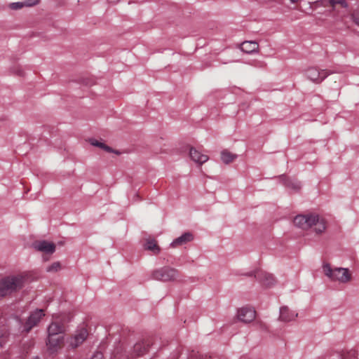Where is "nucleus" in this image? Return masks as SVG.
<instances>
[{"label": "nucleus", "instance_id": "obj_8", "mask_svg": "<svg viewBox=\"0 0 359 359\" xmlns=\"http://www.w3.org/2000/svg\"><path fill=\"white\" fill-rule=\"evenodd\" d=\"M306 75L311 81L320 83L329 75V73L325 69L319 70L316 67H310L306 69Z\"/></svg>", "mask_w": 359, "mask_h": 359}, {"label": "nucleus", "instance_id": "obj_19", "mask_svg": "<svg viewBox=\"0 0 359 359\" xmlns=\"http://www.w3.org/2000/svg\"><path fill=\"white\" fill-rule=\"evenodd\" d=\"M149 344L144 341L138 342L133 347V354L135 356H140L146 353L148 350Z\"/></svg>", "mask_w": 359, "mask_h": 359}, {"label": "nucleus", "instance_id": "obj_28", "mask_svg": "<svg viewBox=\"0 0 359 359\" xmlns=\"http://www.w3.org/2000/svg\"><path fill=\"white\" fill-rule=\"evenodd\" d=\"M66 266L65 265H63L61 262H53L50 266L49 267L48 269H51V270H53V269H58L60 268H65Z\"/></svg>", "mask_w": 359, "mask_h": 359}, {"label": "nucleus", "instance_id": "obj_26", "mask_svg": "<svg viewBox=\"0 0 359 359\" xmlns=\"http://www.w3.org/2000/svg\"><path fill=\"white\" fill-rule=\"evenodd\" d=\"M330 3L332 6L340 5L341 7H346L347 4L345 0H330Z\"/></svg>", "mask_w": 359, "mask_h": 359}, {"label": "nucleus", "instance_id": "obj_15", "mask_svg": "<svg viewBox=\"0 0 359 359\" xmlns=\"http://www.w3.org/2000/svg\"><path fill=\"white\" fill-rule=\"evenodd\" d=\"M297 316V313L294 311H290L287 306H282L280 309V320L284 322H289L294 320Z\"/></svg>", "mask_w": 359, "mask_h": 359}, {"label": "nucleus", "instance_id": "obj_16", "mask_svg": "<svg viewBox=\"0 0 359 359\" xmlns=\"http://www.w3.org/2000/svg\"><path fill=\"white\" fill-rule=\"evenodd\" d=\"M193 235L189 233V232H187V233H183L182 236H180V237L175 238L170 244V245L172 247V248H175V247H177V246H180V245H182L191 241L193 240Z\"/></svg>", "mask_w": 359, "mask_h": 359}, {"label": "nucleus", "instance_id": "obj_13", "mask_svg": "<svg viewBox=\"0 0 359 359\" xmlns=\"http://www.w3.org/2000/svg\"><path fill=\"white\" fill-rule=\"evenodd\" d=\"M189 156L193 161L200 165L208 161L209 159L207 155L201 154L200 151L194 147H191L189 149Z\"/></svg>", "mask_w": 359, "mask_h": 359}, {"label": "nucleus", "instance_id": "obj_2", "mask_svg": "<svg viewBox=\"0 0 359 359\" xmlns=\"http://www.w3.org/2000/svg\"><path fill=\"white\" fill-rule=\"evenodd\" d=\"M318 221V215H299L294 217V224L302 229H309L313 226Z\"/></svg>", "mask_w": 359, "mask_h": 359}, {"label": "nucleus", "instance_id": "obj_29", "mask_svg": "<svg viewBox=\"0 0 359 359\" xmlns=\"http://www.w3.org/2000/svg\"><path fill=\"white\" fill-rule=\"evenodd\" d=\"M91 359H102V355L100 353H97Z\"/></svg>", "mask_w": 359, "mask_h": 359}, {"label": "nucleus", "instance_id": "obj_22", "mask_svg": "<svg viewBox=\"0 0 359 359\" xmlns=\"http://www.w3.org/2000/svg\"><path fill=\"white\" fill-rule=\"evenodd\" d=\"M38 3H39L38 0H36V1H34L33 3L29 2V1H25L24 2H14V3H11L8 5V7H9V8H11L12 10H20V9H22L25 6H27V7L32 6L37 4Z\"/></svg>", "mask_w": 359, "mask_h": 359}, {"label": "nucleus", "instance_id": "obj_9", "mask_svg": "<svg viewBox=\"0 0 359 359\" xmlns=\"http://www.w3.org/2000/svg\"><path fill=\"white\" fill-rule=\"evenodd\" d=\"M88 335V330L86 328H81L75 332V334L68 339L67 343L69 346L75 348L83 344Z\"/></svg>", "mask_w": 359, "mask_h": 359}, {"label": "nucleus", "instance_id": "obj_27", "mask_svg": "<svg viewBox=\"0 0 359 359\" xmlns=\"http://www.w3.org/2000/svg\"><path fill=\"white\" fill-rule=\"evenodd\" d=\"M351 18L354 23L359 27V9L357 11H355L352 15Z\"/></svg>", "mask_w": 359, "mask_h": 359}, {"label": "nucleus", "instance_id": "obj_25", "mask_svg": "<svg viewBox=\"0 0 359 359\" xmlns=\"http://www.w3.org/2000/svg\"><path fill=\"white\" fill-rule=\"evenodd\" d=\"M315 231L317 233H320L323 232L326 228L325 224L323 219H320L318 217V221L313 225Z\"/></svg>", "mask_w": 359, "mask_h": 359}, {"label": "nucleus", "instance_id": "obj_7", "mask_svg": "<svg viewBox=\"0 0 359 359\" xmlns=\"http://www.w3.org/2000/svg\"><path fill=\"white\" fill-rule=\"evenodd\" d=\"M33 248L46 255H52L55 252L56 246L53 242L46 240L36 241L32 243Z\"/></svg>", "mask_w": 359, "mask_h": 359}, {"label": "nucleus", "instance_id": "obj_12", "mask_svg": "<svg viewBox=\"0 0 359 359\" xmlns=\"http://www.w3.org/2000/svg\"><path fill=\"white\" fill-rule=\"evenodd\" d=\"M152 276L154 279L161 281L175 280L177 276V271H154Z\"/></svg>", "mask_w": 359, "mask_h": 359}, {"label": "nucleus", "instance_id": "obj_4", "mask_svg": "<svg viewBox=\"0 0 359 359\" xmlns=\"http://www.w3.org/2000/svg\"><path fill=\"white\" fill-rule=\"evenodd\" d=\"M248 276H253L261 285L265 287L273 285L276 281L273 275L268 271H252Z\"/></svg>", "mask_w": 359, "mask_h": 359}, {"label": "nucleus", "instance_id": "obj_24", "mask_svg": "<svg viewBox=\"0 0 359 359\" xmlns=\"http://www.w3.org/2000/svg\"><path fill=\"white\" fill-rule=\"evenodd\" d=\"M341 356V359H355L357 357V352L354 349H351L343 352Z\"/></svg>", "mask_w": 359, "mask_h": 359}, {"label": "nucleus", "instance_id": "obj_18", "mask_svg": "<svg viewBox=\"0 0 359 359\" xmlns=\"http://www.w3.org/2000/svg\"><path fill=\"white\" fill-rule=\"evenodd\" d=\"M144 248L154 255H158L161 252V248L158 245L156 241L151 238L146 239Z\"/></svg>", "mask_w": 359, "mask_h": 359}, {"label": "nucleus", "instance_id": "obj_30", "mask_svg": "<svg viewBox=\"0 0 359 359\" xmlns=\"http://www.w3.org/2000/svg\"><path fill=\"white\" fill-rule=\"evenodd\" d=\"M323 269H331L330 264L327 262H324L323 264Z\"/></svg>", "mask_w": 359, "mask_h": 359}, {"label": "nucleus", "instance_id": "obj_23", "mask_svg": "<svg viewBox=\"0 0 359 359\" xmlns=\"http://www.w3.org/2000/svg\"><path fill=\"white\" fill-rule=\"evenodd\" d=\"M236 158V154H232L226 149H224L221 152V159L225 164H229L233 162Z\"/></svg>", "mask_w": 359, "mask_h": 359}, {"label": "nucleus", "instance_id": "obj_5", "mask_svg": "<svg viewBox=\"0 0 359 359\" xmlns=\"http://www.w3.org/2000/svg\"><path fill=\"white\" fill-rule=\"evenodd\" d=\"M44 316L45 313L43 309H36L32 312L28 318L27 320L22 325V332H29L34 327L37 325L42 317Z\"/></svg>", "mask_w": 359, "mask_h": 359}, {"label": "nucleus", "instance_id": "obj_6", "mask_svg": "<svg viewBox=\"0 0 359 359\" xmlns=\"http://www.w3.org/2000/svg\"><path fill=\"white\" fill-rule=\"evenodd\" d=\"M325 276L332 281L346 283L352 278L351 271H325Z\"/></svg>", "mask_w": 359, "mask_h": 359}, {"label": "nucleus", "instance_id": "obj_21", "mask_svg": "<svg viewBox=\"0 0 359 359\" xmlns=\"http://www.w3.org/2000/svg\"><path fill=\"white\" fill-rule=\"evenodd\" d=\"M4 323L5 319L0 318V346L6 343L8 337V329Z\"/></svg>", "mask_w": 359, "mask_h": 359}, {"label": "nucleus", "instance_id": "obj_32", "mask_svg": "<svg viewBox=\"0 0 359 359\" xmlns=\"http://www.w3.org/2000/svg\"><path fill=\"white\" fill-rule=\"evenodd\" d=\"M292 3H296L298 0H290Z\"/></svg>", "mask_w": 359, "mask_h": 359}, {"label": "nucleus", "instance_id": "obj_17", "mask_svg": "<svg viewBox=\"0 0 359 359\" xmlns=\"http://www.w3.org/2000/svg\"><path fill=\"white\" fill-rule=\"evenodd\" d=\"M283 184L287 188L298 191L301 189V183L297 180L287 179L285 175L280 177Z\"/></svg>", "mask_w": 359, "mask_h": 359}, {"label": "nucleus", "instance_id": "obj_1", "mask_svg": "<svg viewBox=\"0 0 359 359\" xmlns=\"http://www.w3.org/2000/svg\"><path fill=\"white\" fill-rule=\"evenodd\" d=\"M27 282L23 274L8 276L0 280V297H6L22 289Z\"/></svg>", "mask_w": 359, "mask_h": 359}, {"label": "nucleus", "instance_id": "obj_3", "mask_svg": "<svg viewBox=\"0 0 359 359\" xmlns=\"http://www.w3.org/2000/svg\"><path fill=\"white\" fill-rule=\"evenodd\" d=\"M66 320L63 316H54L48 328V336L60 335L65 331Z\"/></svg>", "mask_w": 359, "mask_h": 359}, {"label": "nucleus", "instance_id": "obj_20", "mask_svg": "<svg viewBox=\"0 0 359 359\" xmlns=\"http://www.w3.org/2000/svg\"><path fill=\"white\" fill-rule=\"evenodd\" d=\"M90 143L91 144V145L93 146H95V147H97L100 149H102L103 150L109 152V153H114L116 154H120V151H116V150H114L112 148H111L110 147L107 146V144H105L104 142H100L95 139H90L89 140Z\"/></svg>", "mask_w": 359, "mask_h": 359}, {"label": "nucleus", "instance_id": "obj_14", "mask_svg": "<svg viewBox=\"0 0 359 359\" xmlns=\"http://www.w3.org/2000/svg\"><path fill=\"white\" fill-rule=\"evenodd\" d=\"M241 50L248 54L257 53L259 50V45L254 41H245L240 44Z\"/></svg>", "mask_w": 359, "mask_h": 359}, {"label": "nucleus", "instance_id": "obj_31", "mask_svg": "<svg viewBox=\"0 0 359 359\" xmlns=\"http://www.w3.org/2000/svg\"><path fill=\"white\" fill-rule=\"evenodd\" d=\"M334 269L341 270V269H348L347 268H343V267H338V268H335Z\"/></svg>", "mask_w": 359, "mask_h": 359}, {"label": "nucleus", "instance_id": "obj_10", "mask_svg": "<svg viewBox=\"0 0 359 359\" xmlns=\"http://www.w3.org/2000/svg\"><path fill=\"white\" fill-rule=\"evenodd\" d=\"M46 345L50 353H54L64 346V337L62 335L48 336Z\"/></svg>", "mask_w": 359, "mask_h": 359}, {"label": "nucleus", "instance_id": "obj_11", "mask_svg": "<svg viewBox=\"0 0 359 359\" xmlns=\"http://www.w3.org/2000/svg\"><path fill=\"white\" fill-rule=\"evenodd\" d=\"M238 318L240 321L249 323L256 317V311L250 307H243L238 311Z\"/></svg>", "mask_w": 359, "mask_h": 359}]
</instances>
